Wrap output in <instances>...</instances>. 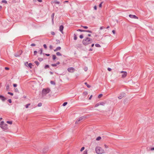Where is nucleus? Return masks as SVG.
Returning a JSON list of instances; mask_svg holds the SVG:
<instances>
[{
  "label": "nucleus",
  "instance_id": "34",
  "mask_svg": "<svg viewBox=\"0 0 154 154\" xmlns=\"http://www.w3.org/2000/svg\"><path fill=\"white\" fill-rule=\"evenodd\" d=\"M42 51H43V50H42V48H41L39 50V52H40V54H42Z\"/></svg>",
  "mask_w": 154,
  "mask_h": 154
},
{
  "label": "nucleus",
  "instance_id": "6",
  "mask_svg": "<svg viewBox=\"0 0 154 154\" xmlns=\"http://www.w3.org/2000/svg\"><path fill=\"white\" fill-rule=\"evenodd\" d=\"M7 125L6 124H4L0 125V127L3 129L6 130L8 128Z\"/></svg>",
  "mask_w": 154,
  "mask_h": 154
},
{
  "label": "nucleus",
  "instance_id": "5",
  "mask_svg": "<svg viewBox=\"0 0 154 154\" xmlns=\"http://www.w3.org/2000/svg\"><path fill=\"white\" fill-rule=\"evenodd\" d=\"M22 50H20L17 53H16L14 54L15 56L16 57H19L22 54Z\"/></svg>",
  "mask_w": 154,
  "mask_h": 154
},
{
  "label": "nucleus",
  "instance_id": "63",
  "mask_svg": "<svg viewBox=\"0 0 154 154\" xmlns=\"http://www.w3.org/2000/svg\"><path fill=\"white\" fill-rule=\"evenodd\" d=\"M112 32L114 34H115V30H113L112 31Z\"/></svg>",
  "mask_w": 154,
  "mask_h": 154
},
{
  "label": "nucleus",
  "instance_id": "8",
  "mask_svg": "<svg viewBox=\"0 0 154 154\" xmlns=\"http://www.w3.org/2000/svg\"><path fill=\"white\" fill-rule=\"evenodd\" d=\"M129 16L131 18L136 19H138V17L137 16H135V15L130 14V15H129Z\"/></svg>",
  "mask_w": 154,
  "mask_h": 154
},
{
  "label": "nucleus",
  "instance_id": "57",
  "mask_svg": "<svg viewBox=\"0 0 154 154\" xmlns=\"http://www.w3.org/2000/svg\"><path fill=\"white\" fill-rule=\"evenodd\" d=\"M53 46L51 45H50L49 46V48L50 49H52Z\"/></svg>",
  "mask_w": 154,
  "mask_h": 154
},
{
  "label": "nucleus",
  "instance_id": "30",
  "mask_svg": "<svg viewBox=\"0 0 154 154\" xmlns=\"http://www.w3.org/2000/svg\"><path fill=\"white\" fill-rule=\"evenodd\" d=\"M100 105H102V106H104L105 104V103L104 102H100L99 103Z\"/></svg>",
  "mask_w": 154,
  "mask_h": 154
},
{
  "label": "nucleus",
  "instance_id": "21",
  "mask_svg": "<svg viewBox=\"0 0 154 154\" xmlns=\"http://www.w3.org/2000/svg\"><path fill=\"white\" fill-rule=\"evenodd\" d=\"M34 63L38 66L39 64V63L37 61H35L34 62Z\"/></svg>",
  "mask_w": 154,
  "mask_h": 154
},
{
  "label": "nucleus",
  "instance_id": "1",
  "mask_svg": "<svg viewBox=\"0 0 154 154\" xmlns=\"http://www.w3.org/2000/svg\"><path fill=\"white\" fill-rule=\"evenodd\" d=\"M92 42V39L88 37L83 39L82 41V44L85 46L91 43Z\"/></svg>",
  "mask_w": 154,
  "mask_h": 154
},
{
  "label": "nucleus",
  "instance_id": "14",
  "mask_svg": "<svg viewBox=\"0 0 154 154\" xmlns=\"http://www.w3.org/2000/svg\"><path fill=\"white\" fill-rule=\"evenodd\" d=\"M55 3L56 4H59L60 3V2L58 1L57 0H54V1H52L51 2V3Z\"/></svg>",
  "mask_w": 154,
  "mask_h": 154
},
{
  "label": "nucleus",
  "instance_id": "29",
  "mask_svg": "<svg viewBox=\"0 0 154 154\" xmlns=\"http://www.w3.org/2000/svg\"><path fill=\"white\" fill-rule=\"evenodd\" d=\"M95 46L97 47H101L100 45L98 44H96Z\"/></svg>",
  "mask_w": 154,
  "mask_h": 154
},
{
  "label": "nucleus",
  "instance_id": "28",
  "mask_svg": "<svg viewBox=\"0 0 154 154\" xmlns=\"http://www.w3.org/2000/svg\"><path fill=\"white\" fill-rule=\"evenodd\" d=\"M83 94L84 95L86 96L88 94V93L87 91H85L83 93Z\"/></svg>",
  "mask_w": 154,
  "mask_h": 154
},
{
  "label": "nucleus",
  "instance_id": "10",
  "mask_svg": "<svg viewBox=\"0 0 154 154\" xmlns=\"http://www.w3.org/2000/svg\"><path fill=\"white\" fill-rule=\"evenodd\" d=\"M64 28V27L63 25H61L59 27V30L62 33H63V30Z\"/></svg>",
  "mask_w": 154,
  "mask_h": 154
},
{
  "label": "nucleus",
  "instance_id": "42",
  "mask_svg": "<svg viewBox=\"0 0 154 154\" xmlns=\"http://www.w3.org/2000/svg\"><path fill=\"white\" fill-rule=\"evenodd\" d=\"M42 106V103H39L38 104V107L41 106Z\"/></svg>",
  "mask_w": 154,
  "mask_h": 154
},
{
  "label": "nucleus",
  "instance_id": "12",
  "mask_svg": "<svg viewBox=\"0 0 154 154\" xmlns=\"http://www.w3.org/2000/svg\"><path fill=\"white\" fill-rule=\"evenodd\" d=\"M122 74H123L122 75V78H125L127 74V72L126 71H125Z\"/></svg>",
  "mask_w": 154,
  "mask_h": 154
},
{
  "label": "nucleus",
  "instance_id": "61",
  "mask_svg": "<svg viewBox=\"0 0 154 154\" xmlns=\"http://www.w3.org/2000/svg\"><path fill=\"white\" fill-rule=\"evenodd\" d=\"M92 97V95H91L90 96V97H89V100H91V98Z\"/></svg>",
  "mask_w": 154,
  "mask_h": 154
},
{
  "label": "nucleus",
  "instance_id": "4",
  "mask_svg": "<svg viewBox=\"0 0 154 154\" xmlns=\"http://www.w3.org/2000/svg\"><path fill=\"white\" fill-rule=\"evenodd\" d=\"M125 93L124 92H122L120 94L119 96L118 97V98L119 99H121L125 96Z\"/></svg>",
  "mask_w": 154,
  "mask_h": 154
},
{
  "label": "nucleus",
  "instance_id": "45",
  "mask_svg": "<svg viewBox=\"0 0 154 154\" xmlns=\"http://www.w3.org/2000/svg\"><path fill=\"white\" fill-rule=\"evenodd\" d=\"M85 32H90V33L92 32L91 31L89 30H85Z\"/></svg>",
  "mask_w": 154,
  "mask_h": 154
},
{
  "label": "nucleus",
  "instance_id": "62",
  "mask_svg": "<svg viewBox=\"0 0 154 154\" xmlns=\"http://www.w3.org/2000/svg\"><path fill=\"white\" fill-rule=\"evenodd\" d=\"M87 70H88V68L87 67H85L84 68V70L85 71H86Z\"/></svg>",
  "mask_w": 154,
  "mask_h": 154
},
{
  "label": "nucleus",
  "instance_id": "38",
  "mask_svg": "<svg viewBox=\"0 0 154 154\" xmlns=\"http://www.w3.org/2000/svg\"><path fill=\"white\" fill-rule=\"evenodd\" d=\"M103 96V94H100L98 96V98H100L101 97Z\"/></svg>",
  "mask_w": 154,
  "mask_h": 154
},
{
  "label": "nucleus",
  "instance_id": "27",
  "mask_svg": "<svg viewBox=\"0 0 154 154\" xmlns=\"http://www.w3.org/2000/svg\"><path fill=\"white\" fill-rule=\"evenodd\" d=\"M78 31H80L81 32H85V30H84L81 29H78L77 30Z\"/></svg>",
  "mask_w": 154,
  "mask_h": 154
},
{
  "label": "nucleus",
  "instance_id": "50",
  "mask_svg": "<svg viewBox=\"0 0 154 154\" xmlns=\"http://www.w3.org/2000/svg\"><path fill=\"white\" fill-rule=\"evenodd\" d=\"M79 37L81 39H82V38H83V35H81L80 36H79Z\"/></svg>",
  "mask_w": 154,
  "mask_h": 154
},
{
  "label": "nucleus",
  "instance_id": "44",
  "mask_svg": "<svg viewBox=\"0 0 154 154\" xmlns=\"http://www.w3.org/2000/svg\"><path fill=\"white\" fill-rule=\"evenodd\" d=\"M51 66H54H54H57V64H56V63L55 64H51Z\"/></svg>",
  "mask_w": 154,
  "mask_h": 154
},
{
  "label": "nucleus",
  "instance_id": "11",
  "mask_svg": "<svg viewBox=\"0 0 154 154\" xmlns=\"http://www.w3.org/2000/svg\"><path fill=\"white\" fill-rule=\"evenodd\" d=\"M74 69L73 67H69L68 69L67 70L69 72H73Z\"/></svg>",
  "mask_w": 154,
  "mask_h": 154
},
{
  "label": "nucleus",
  "instance_id": "31",
  "mask_svg": "<svg viewBox=\"0 0 154 154\" xmlns=\"http://www.w3.org/2000/svg\"><path fill=\"white\" fill-rule=\"evenodd\" d=\"M56 41L57 42V43H56L57 44H60V42L59 40L58 39H56Z\"/></svg>",
  "mask_w": 154,
  "mask_h": 154
},
{
  "label": "nucleus",
  "instance_id": "35",
  "mask_svg": "<svg viewBox=\"0 0 154 154\" xmlns=\"http://www.w3.org/2000/svg\"><path fill=\"white\" fill-rule=\"evenodd\" d=\"M101 139V137H98L96 139L97 140H99Z\"/></svg>",
  "mask_w": 154,
  "mask_h": 154
},
{
  "label": "nucleus",
  "instance_id": "54",
  "mask_svg": "<svg viewBox=\"0 0 154 154\" xmlns=\"http://www.w3.org/2000/svg\"><path fill=\"white\" fill-rule=\"evenodd\" d=\"M43 54L44 55L45 54V55H46L47 56H49L50 55L49 54H45V53H43Z\"/></svg>",
  "mask_w": 154,
  "mask_h": 154
},
{
  "label": "nucleus",
  "instance_id": "46",
  "mask_svg": "<svg viewBox=\"0 0 154 154\" xmlns=\"http://www.w3.org/2000/svg\"><path fill=\"white\" fill-rule=\"evenodd\" d=\"M85 148L84 147H82L80 151L82 152V151H83L85 149Z\"/></svg>",
  "mask_w": 154,
  "mask_h": 154
},
{
  "label": "nucleus",
  "instance_id": "58",
  "mask_svg": "<svg viewBox=\"0 0 154 154\" xmlns=\"http://www.w3.org/2000/svg\"><path fill=\"white\" fill-rule=\"evenodd\" d=\"M107 70L108 71H110L111 70V69L110 68H107Z\"/></svg>",
  "mask_w": 154,
  "mask_h": 154
},
{
  "label": "nucleus",
  "instance_id": "55",
  "mask_svg": "<svg viewBox=\"0 0 154 154\" xmlns=\"http://www.w3.org/2000/svg\"><path fill=\"white\" fill-rule=\"evenodd\" d=\"M35 45V44L34 43H32L31 45V46H34Z\"/></svg>",
  "mask_w": 154,
  "mask_h": 154
},
{
  "label": "nucleus",
  "instance_id": "37",
  "mask_svg": "<svg viewBox=\"0 0 154 154\" xmlns=\"http://www.w3.org/2000/svg\"><path fill=\"white\" fill-rule=\"evenodd\" d=\"M7 123L8 124H11L12 123V121H7Z\"/></svg>",
  "mask_w": 154,
  "mask_h": 154
},
{
  "label": "nucleus",
  "instance_id": "43",
  "mask_svg": "<svg viewBox=\"0 0 154 154\" xmlns=\"http://www.w3.org/2000/svg\"><path fill=\"white\" fill-rule=\"evenodd\" d=\"M103 2H101L99 5V7L100 8H101L102 7V4L103 3Z\"/></svg>",
  "mask_w": 154,
  "mask_h": 154
},
{
  "label": "nucleus",
  "instance_id": "40",
  "mask_svg": "<svg viewBox=\"0 0 154 154\" xmlns=\"http://www.w3.org/2000/svg\"><path fill=\"white\" fill-rule=\"evenodd\" d=\"M88 150H85L83 152V154H87Z\"/></svg>",
  "mask_w": 154,
  "mask_h": 154
},
{
  "label": "nucleus",
  "instance_id": "49",
  "mask_svg": "<svg viewBox=\"0 0 154 154\" xmlns=\"http://www.w3.org/2000/svg\"><path fill=\"white\" fill-rule=\"evenodd\" d=\"M43 47L45 49H46L47 48V45L46 44H44L43 45Z\"/></svg>",
  "mask_w": 154,
  "mask_h": 154
},
{
  "label": "nucleus",
  "instance_id": "47",
  "mask_svg": "<svg viewBox=\"0 0 154 154\" xmlns=\"http://www.w3.org/2000/svg\"><path fill=\"white\" fill-rule=\"evenodd\" d=\"M100 105L99 103H97L95 106V107H97Z\"/></svg>",
  "mask_w": 154,
  "mask_h": 154
},
{
  "label": "nucleus",
  "instance_id": "51",
  "mask_svg": "<svg viewBox=\"0 0 154 154\" xmlns=\"http://www.w3.org/2000/svg\"><path fill=\"white\" fill-rule=\"evenodd\" d=\"M81 26L82 27H83L85 29H87L88 28V27L87 26Z\"/></svg>",
  "mask_w": 154,
  "mask_h": 154
},
{
  "label": "nucleus",
  "instance_id": "59",
  "mask_svg": "<svg viewBox=\"0 0 154 154\" xmlns=\"http://www.w3.org/2000/svg\"><path fill=\"white\" fill-rule=\"evenodd\" d=\"M104 28H105V27L103 26H101L100 27V30H101L103 29H104Z\"/></svg>",
  "mask_w": 154,
  "mask_h": 154
},
{
  "label": "nucleus",
  "instance_id": "17",
  "mask_svg": "<svg viewBox=\"0 0 154 154\" xmlns=\"http://www.w3.org/2000/svg\"><path fill=\"white\" fill-rule=\"evenodd\" d=\"M61 49V48L60 47H57L54 50V51H57L58 50H60Z\"/></svg>",
  "mask_w": 154,
  "mask_h": 154
},
{
  "label": "nucleus",
  "instance_id": "9",
  "mask_svg": "<svg viewBox=\"0 0 154 154\" xmlns=\"http://www.w3.org/2000/svg\"><path fill=\"white\" fill-rule=\"evenodd\" d=\"M84 118V116H82V117H80V118H79L78 119V120H77L75 122V124H78V122H79L80 121L82 120L83 118Z\"/></svg>",
  "mask_w": 154,
  "mask_h": 154
},
{
  "label": "nucleus",
  "instance_id": "19",
  "mask_svg": "<svg viewBox=\"0 0 154 154\" xmlns=\"http://www.w3.org/2000/svg\"><path fill=\"white\" fill-rule=\"evenodd\" d=\"M77 37L76 36V35L75 34H74V39L75 40H76L77 39Z\"/></svg>",
  "mask_w": 154,
  "mask_h": 154
},
{
  "label": "nucleus",
  "instance_id": "41",
  "mask_svg": "<svg viewBox=\"0 0 154 154\" xmlns=\"http://www.w3.org/2000/svg\"><path fill=\"white\" fill-rule=\"evenodd\" d=\"M8 94H10L11 96H13V93H12L11 92H8Z\"/></svg>",
  "mask_w": 154,
  "mask_h": 154
},
{
  "label": "nucleus",
  "instance_id": "32",
  "mask_svg": "<svg viewBox=\"0 0 154 154\" xmlns=\"http://www.w3.org/2000/svg\"><path fill=\"white\" fill-rule=\"evenodd\" d=\"M30 103H29L28 104H26L25 105V107L26 108H28L29 106H30Z\"/></svg>",
  "mask_w": 154,
  "mask_h": 154
},
{
  "label": "nucleus",
  "instance_id": "33",
  "mask_svg": "<svg viewBox=\"0 0 154 154\" xmlns=\"http://www.w3.org/2000/svg\"><path fill=\"white\" fill-rule=\"evenodd\" d=\"M50 83H51V84L54 85H55V83L54 81H51L50 82Z\"/></svg>",
  "mask_w": 154,
  "mask_h": 154
},
{
  "label": "nucleus",
  "instance_id": "26",
  "mask_svg": "<svg viewBox=\"0 0 154 154\" xmlns=\"http://www.w3.org/2000/svg\"><path fill=\"white\" fill-rule=\"evenodd\" d=\"M49 65H46L44 67V68L45 69H47L48 68H49Z\"/></svg>",
  "mask_w": 154,
  "mask_h": 154
},
{
  "label": "nucleus",
  "instance_id": "56",
  "mask_svg": "<svg viewBox=\"0 0 154 154\" xmlns=\"http://www.w3.org/2000/svg\"><path fill=\"white\" fill-rule=\"evenodd\" d=\"M13 86L14 87H16L17 86V84H13Z\"/></svg>",
  "mask_w": 154,
  "mask_h": 154
},
{
  "label": "nucleus",
  "instance_id": "53",
  "mask_svg": "<svg viewBox=\"0 0 154 154\" xmlns=\"http://www.w3.org/2000/svg\"><path fill=\"white\" fill-rule=\"evenodd\" d=\"M8 101L10 103H11L12 102L11 100V99H8Z\"/></svg>",
  "mask_w": 154,
  "mask_h": 154
},
{
  "label": "nucleus",
  "instance_id": "36",
  "mask_svg": "<svg viewBox=\"0 0 154 154\" xmlns=\"http://www.w3.org/2000/svg\"><path fill=\"white\" fill-rule=\"evenodd\" d=\"M67 104V102H64L63 103V106H65Z\"/></svg>",
  "mask_w": 154,
  "mask_h": 154
},
{
  "label": "nucleus",
  "instance_id": "16",
  "mask_svg": "<svg viewBox=\"0 0 154 154\" xmlns=\"http://www.w3.org/2000/svg\"><path fill=\"white\" fill-rule=\"evenodd\" d=\"M6 90L7 91H10L9 90V85L8 84H6Z\"/></svg>",
  "mask_w": 154,
  "mask_h": 154
},
{
  "label": "nucleus",
  "instance_id": "48",
  "mask_svg": "<svg viewBox=\"0 0 154 154\" xmlns=\"http://www.w3.org/2000/svg\"><path fill=\"white\" fill-rule=\"evenodd\" d=\"M2 3H7V2L6 0H2Z\"/></svg>",
  "mask_w": 154,
  "mask_h": 154
},
{
  "label": "nucleus",
  "instance_id": "7",
  "mask_svg": "<svg viewBox=\"0 0 154 154\" xmlns=\"http://www.w3.org/2000/svg\"><path fill=\"white\" fill-rule=\"evenodd\" d=\"M0 99H1L2 101L4 102L7 99L4 96L2 95H0Z\"/></svg>",
  "mask_w": 154,
  "mask_h": 154
},
{
  "label": "nucleus",
  "instance_id": "18",
  "mask_svg": "<svg viewBox=\"0 0 154 154\" xmlns=\"http://www.w3.org/2000/svg\"><path fill=\"white\" fill-rule=\"evenodd\" d=\"M76 46L77 48H81L82 47V45L80 44L76 45Z\"/></svg>",
  "mask_w": 154,
  "mask_h": 154
},
{
  "label": "nucleus",
  "instance_id": "60",
  "mask_svg": "<svg viewBox=\"0 0 154 154\" xmlns=\"http://www.w3.org/2000/svg\"><path fill=\"white\" fill-rule=\"evenodd\" d=\"M94 9L95 10H96L97 9V7L96 6H95L94 7Z\"/></svg>",
  "mask_w": 154,
  "mask_h": 154
},
{
  "label": "nucleus",
  "instance_id": "2",
  "mask_svg": "<svg viewBox=\"0 0 154 154\" xmlns=\"http://www.w3.org/2000/svg\"><path fill=\"white\" fill-rule=\"evenodd\" d=\"M95 151L97 154H101L104 152V151L101 147L96 146L95 148Z\"/></svg>",
  "mask_w": 154,
  "mask_h": 154
},
{
  "label": "nucleus",
  "instance_id": "13",
  "mask_svg": "<svg viewBox=\"0 0 154 154\" xmlns=\"http://www.w3.org/2000/svg\"><path fill=\"white\" fill-rule=\"evenodd\" d=\"M48 148H44L42 150V152L43 153H46L48 151Z\"/></svg>",
  "mask_w": 154,
  "mask_h": 154
},
{
  "label": "nucleus",
  "instance_id": "24",
  "mask_svg": "<svg viewBox=\"0 0 154 154\" xmlns=\"http://www.w3.org/2000/svg\"><path fill=\"white\" fill-rule=\"evenodd\" d=\"M32 63H29L28 64V66L30 68H32Z\"/></svg>",
  "mask_w": 154,
  "mask_h": 154
},
{
  "label": "nucleus",
  "instance_id": "64",
  "mask_svg": "<svg viewBox=\"0 0 154 154\" xmlns=\"http://www.w3.org/2000/svg\"><path fill=\"white\" fill-rule=\"evenodd\" d=\"M5 69L6 70H8V69H9V68L8 67H5Z\"/></svg>",
  "mask_w": 154,
  "mask_h": 154
},
{
  "label": "nucleus",
  "instance_id": "20",
  "mask_svg": "<svg viewBox=\"0 0 154 154\" xmlns=\"http://www.w3.org/2000/svg\"><path fill=\"white\" fill-rule=\"evenodd\" d=\"M85 85L88 88H90L91 87V85L88 84L87 82H85Z\"/></svg>",
  "mask_w": 154,
  "mask_h": 154
},
{
  "label": "nucleus",
  "instance_id": "52",
  "mask_svg": "<svg viewBox=\"0 0 154 154\" xmlns=\"http://www.w3.org/2000/svg\"><path fill=\"white\" fill-rule=\"evenodd\" d=\"M51 34L52 35H55V33L54 32H51Z\"/></svg>",
  "mask_w": 154,
  "mask_h": 154
},
{
  "label": "nucleus",
  "instance_id": "25",
  "mask_svg": "<svg viewBox=\"0 0 154 154\" xmlns=\"http://www.w3.org/2000/svg\"><path fill=\"white\" fill-rule=\"evenodd\" d=\"M38 59L40 62H41L43 60L42 58L41 57H38Z\"/></svg>",
  "mask_w": 154,
  "mask_h": 154
},
{
  "label": "nucleus",
  "instance_id": "22",
  "mask_svg": "<svg viewBox=\"0 0 154 154\" xmlns=\"http://www.w3.org/2000/svg\"><path fill=\"white\" fill-rule=\"evenodd\" d=\"M52 58H53V59L54 60H55L56 59V57L55 55H54V54L53 55H52Z\"/></svg>",
  "mask_w": 154,
  "mask_h": 154
},
{
  "label": "nucleus",
  "instance_id": "23",
  "mask_svg": "<svg viewBox=\"0 0 154 154\" xmlns=\"http://www.w3.org/2000/svg\"><path fill=\"white\" fill-rule=\"evenodd\" d=\"M56 54L57 55V56H62L61 54L59 52H57L56 53Z\"/></svg>",
  "mask_w": 154,
  "mask_h": 154
},
{
  "label": "nucleus",
  "instance_id": "3",
  "mask_svg": "<svg viewBox=\"0 0 154 154\" xmlns=\"http://www.w3.org/2000/svg\"><path fill=\"white\" fill-rule=\"evenodd\" d=\"M50 89L49 88H43L42 91V96H45L50 92Z\"/></svg>",
  "mask_w": 154,
  "mask_h": 154
},
{
  "label": "nucleus",
  "instance_id": "39",
  "mask_svg": "<svg viewBox=\"0 0 154 154\" xmlns=\"http://www.w3.org/2000/svg\"><path fill=\"white\" fill-rule=\"evenodd\" d=\"M37 51H34V56L36 55L37 54Z\"/></svg>",
  "mask_w": 154,
  "mask_h": 154
},
{
  "label": "nucleus",
  "instance_id": "15",
  "mask_svg": "<svg viewBox=\"0 0 154 154\" xmlns=\"http://www.w3.org/2000/svg\"><path fill=\"white\" fill-rule=\"evenodd\" d=\"M54 13H53L52 14V15H51L52 21L53 23H54Z\"/></svg>",
  "mask_w": 154,
  "mask_h": 154
}]
</instances>
